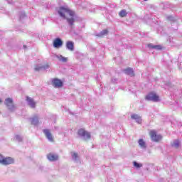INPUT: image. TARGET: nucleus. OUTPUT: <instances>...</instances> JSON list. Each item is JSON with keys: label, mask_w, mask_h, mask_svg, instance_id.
I'll list each match as a JSON object with an SVG mask.
<instances>
[{"label": "nucleus", "mask_w": 182, "mask_h": 182, "mask_svg": "<svg viewBox=\"0 0 182 182\" xmlns=\"http://www.w3.org/2000/svg\"><path fill=\"white\" fill-rule=\"evenodd\" d=\"M58 14L63 18V19H66L67 23L72 28L75 25V21L76 19V14L75 11L69 9L68 7L60 6L58 9Z\"/></svg>", "instance_id": "obj_1"}, {"label": "nucleus", "mask_w": 182, "mask_h": 182, "mask_svg": "<svg viewBox=\"0 0 182 182\" xmlns=\"http://www.w3.org/2000/svg\"><path fill=\"white\" fill-rule=\"evenodd\" d=\"M77 136L79 139H81V140H84V141H87V140H90V137H92L90 132L85 130V129H78Z\"/></svg>", "instance_id": "obj_2"}, {"label": "nucleus", "mask_w": 182, "mask_h": 182, "mask_svg": "<svg viewBox=\"0 0 182 182\" xmlns=\"http://www.w3.org/2000/svg\"><path fill=\"white\" fill-rule=\"evenodd\" d=\"M4 105L10 112H15V110H16V106L14 105V100H12V98H6Z\"/></svg>", "instance_id": "obj_3"}, {"label": "nucleus", "mask_w": 182, "mask_h": 182, "mask_svg": "<svg viewBox=\"0 0 182 182\" xmlns=\"http://www.w3.org/2000/svg\"><path fill=\"white\" fill-rule=\"evenodd\" d=\"M146 100H148L149 102H159V96L156 95V93L150 92L148 95H146L145 97Z\"/></svg>", "instance_id": "obj_4"}, {"label": "nucleus", "mask_w": 182, "mask_h": 182, "mask_svg": "<svg viewBox=\"0 0 182 182\" xmlns=\"http://www.w3.org/2000/svg\"><path fill=\"white\" fill-rule=\"evenodd\" d=\"M15 160L12 157H4L1 164L3 166H9V164H14Z\"/></svg>", "instance_id": "obj_5"}, {"label": "nucleus", "mask_w": 182, "mask_h": 182, "mask_svg": "<svg viewBox=\"0 0 182 182\" xmlns=\"http://www.w3.org/2000/svg\"><path fill=\"white\" fill-rule=\"evenodd\" d=\"M51 83L53 87L56 88L62 87V86H63V82H62V80L58 78L53 79Z\"/></svg>", "instance_id": "obj_6"}, {"label": "nucleus", "mask_w": 182, "mask_h": 182, "mask_svg": "<svg viewBox=\"0 0 182 182\" xmlns=\"http://www.w3.org/2000/svg\"><path fill=\"white\" fill-rule=\"evenodd\" d=\"M150 136L153 141H159L161 140V135H157L156 131H151Z\"/></svg>", "instance_id": "obj_7"}, {"label": "nucleus", "mask_w": 182, "mask_h": 182, "mask_svg": "<svg viewBox=\"0 0 182 182\" xmlns=\"http://www.w3.org/2000/svg\"><path fill=\"white\" fill-rule=\"evenodd\" d=\"M43 133H44L48 141H53V136H52V134L50 133V131L49 129H43Z\"/></svg>", "instance_id": "obj_8"}, {"label": "nucleus", "mask_w": 182, "mask_h": 182, "mask_svg": "<svg viewBox=\"0 0 182 182\" xmlns=\"http://www.w3.org/2000/svg\"><path fill=\"white\" fill-rule=\"evenodd\" d=\"M131 119L132 120H135L136 123H138V124H141V122L143 121V119H141V117L137 114H132L131 115Z\"/></svg>", "instance_id": "obj_9"}, {"label": "nucleus", "mask_w": 182, "mask_h": 182, "mask_svg": "<svg viewBox=\"0 0 182 182\" xmlns=\"http://www.w3.org/2000/svg\"><path fill=\"white\" fill-rule=\"evenodd\" d=\"M53 45L54 48H60L63 45V41L60 38H57L53 41Z\"/></svg>", "instance_id": "obj_10"}, {"label": "nucleus", "mask_w": 182, "mask_h": 182, "mask_svg": "<svg viewBox=\"0 0 182 182\" xmlns=\"http://www.w3.org/2000/svg\"><path fill=\"white\" fill-rule=\"evenodd\" d=\"M26 102H27L28 106H30V107H31V109H35V107H36V102H35L33 99H32L29 97H26Z\"/></svg>", "instance_id": "obj_11"}, {"label": "nucleus", "mask_w": 182, "mask_h": 182, "mask_svg": "<svg viewBox=\"0 0 182 182\" xmlns=\"http://www.w3.org/2000/svg\"><path fill=\"white\" fill-rule=\"evenodd\" d=\"M139 146L142 150H146L147 149V144H146V141L143 139H140L138 141Z\"/></svg>", "instance_id": "obj_12"}, {"label": "nucleus", "mask_w": 182, "mask_h": 182, "mask_svg": "<svg viewBox=\"0 0 182 182\" xmlns=\"http://www.w3.org/2000/svg\"><path fill=\"white\" fill-rule=\"evenodd\" d=\"M31 124H33V126H38L39 123V117L38 115H35L32 118L30 119Z\"/></svg>", "instance_id": "obj_13"}, {"label": "nucleus", "mask_w": 182, "mask_h": 182, "mask_svg": "<svg viewBox=\"0 0 182 182\" xmlns=\"http://www.w3.org/2000/svg\"><path fill=\"white\" fill-rule=\"evenodd\" d=\"M66 48L68 50L73 52L75 50V45L73 41H68L66 43Z\"/></svg>", "instance_id": "obj_14"}, {"label": "nucleus", "mask_w": 182, "mask_h": 182, "mask_svg": "<svg viewBox=\"0 0 182 182\" xmlns=\"http://www.w3.org/2000/svg\"><path fill=\"white\" fill-rule=\"evenodd\" d=\"M71 157H72L74 163H80L79 155L77 153L72 152L71 153Z\"/></svg>", "instance_id": "obj_15"}, {"label": "nucleus", "mask_w": 182, "mask_h": 182, "mask_svg": "<svg viewBox=\"0 0 182 182\" xmlns=\"http://www.w3.org/2000/svg\"><path fill=\"white\" fill-rule=\"evenodd\" d=\"M124 73L129 76H134V71H133V68H128L124 70Z\"/></svg>", "instance_id": "obj_16"}, {"label": "nucleus", "mask_w": 182, "mask_h": 182, "mask_svg": "<svg viewBox=\"0 0 182 182\" xmlns=\"http://www.w3.org/2000/svg\"><path fill=\"white\" fill-rule=\"evenodd\" d=\"M35 70L36 72H39V70H46V69H49V65H44V66H42V65H36L35 67Z\"/></svg>", "instance_id": "obj_17"}, {"label": "nucleus", "mask_w": 182, "mask_h": 182, "mask_svg": "<svg viewBox=\"0 0 182 182\" xmlns=\"http://www.w3.org/2000/svg\"><path fill=\"white\" fill-rule=\"evenodd\" d=\"M149 49H155L156 50H161V46L153 45L151 43L148 44Z\"/></svg>", "instance_id": "obj_18"}, {"label": "nucleus", "mask_w": 182, "mask_h": 182, "mask_svg": "<svg viewBox=\"0 0 182 182\" xmlns=\"http://www.w3.org/2000/svg\"><path fill=\"white\" fill-rule=\"evenodd\" d=\"M108 33H109V31H107V29H104L100 33H97L96 36H99L100 38H103V36H106Z\"/></svg>", "instance_id": "obj_19"}, {"label": "nucleus", "mask_w": 182, "mask_h": 182, "mask_svg": "<svg viewBox=\"0 0 182 182\" xmlns=\"http://www.w3.org/2000/svg\"><path fill=\"white\" fill-rule=\"evenodd\" d=\"M47 159L50 161H56V159H58V155L55 154H50L47 156Z\"/></svg>", "instance_id": "obj_20"}, {"label": "nucleus", "mask_w": 182, "mask_h": 182, "mask_svg": "<svg viewBox=\"0 0 182 182\" xmlns=\"http://www.w3.org/2000/svg\"><path fill=\"white\" fill-rule=\"evenodd\" d=\"M172 147H174L175 149H178L180 147V141L176 139L171 143Z\"/></svg>", "instance_id": "obj_21"}, {"label": "nucleus", "mask_w": 182, "mask_h": 182, "mask_svg": "<svg viewBox=\"0 0 182 182\" xmlns=\"http://www.w3.org/2000/svg\"><path fill=\"white\" fill-rule=\"evenodd\" d=\"M56 58L60 60V62H63V63L68 62V58H65L61 55H56Z\"/></svg>", "instance_id": "obj_22"}, {"label": "nucleus", "mask_w": 182, "mask_h": 182, "mask_svg": "<svg viewBox=\"0 0 182 182\" xmlns=\"http://www.w3.org/2000/svg\"><path fill=\"white\" fill-rule=\"evenodd\" d=\"M119 16H121V18H124V16H126V15H127V11H126V10H122L119 14Z\"/></svg>", "instance_id": "obj_23"}, {"label": "nucleus", "mask_w": 182, "mask_h": 182, "mask_svg": "<svg viewBox=\"0 0 182 182\" xmlns=\"http://www.w3.org/2000/svg\"><path fill=\"white\" fill-rule=\"evenodd\" d=\"M134 166L136 168H140V167H143V165L141 164H139L136 161H134Z\"/></svg>", "instance_id": "obj_24"}, {"label": "nucleus", "mask_w": 182, "mask_h": 182, "mask_svg": "<svg viewBox=\"0 0 182 182\" xmlns=\"http://www.w3.org/2000/svg\"><path fill=\"white\" fill-rule=\"evenodd\" d=\"M168 21H171L172 22H175L176 18H174L173 16H168L167 17Z\"/></svg>", "instance_id": "obj_25"}, {"label": "nucleus", "mask_w": 182, "mask_h": 182, "mask_svg": "<svg viewBox=\"0 0 182 182\" xmlns=\"http://www.w3.org/2000/svg\"><path fill=\"white\" fill-rule=\"evenodd\" d=\"M15 139L17 141H22V136L21 135H16Z\"/></svg>", "instance_id": "obj_26"}, {"label": "nucleus", "mask_w": 182, "mask_h": 182, "mask_svg": "<svg viewBox=\"0 0 182 182\" xmlns=\"http://www.w3.org/2000/svg\"><path fill=\"white\" fill-rule=\"evenodd\" d=\"M4 158H5V156H2V154H0V164H2V161H3Z\"/></svg>", "instance_id": "obj_27"}, {"label": "nucleus", "mask_w": 182, "mask_h": 182, "mask_svg": "<svg viewBox=\"0 0 182 182\" xmlns=\"http://www.w3.org/2000/svg\"><path fill=\"white\" fill-rule=\"evenodd\" d=\"M25 16H26V15H25V13H21L20 15V19H23Z\"/></svg>", "instance_id": "obj_28"}, {"label": "nucleus", "mask_w": 182, "mask_h": 182, "mask_svg": "<svg viewBox=\"0 0 182 182\" xmlns=\"http://www.w3.org/2000/svg\"><path fill=\"white\" fill-rule=\"evenodd\" d=\"M112 83H116L117 82V80L116 78H112Z\"/></svg>", "instance_id": "obj_29"}, {"label": "nucleus", "mask_w": 182, "mask_h": 182, "mask_svg": "<svg viewBox=\"0 0 182 182\" xmlns=\"http://www.w3.org/2000/svg\"><path fill=\"white\" fill-rule=\"evenodd\" d=\"M8 4H12V0H7Z\"/></svg>", "instance_id": "obj_30"}, {"label": "nucleus", "mask_w": 182, "mask_h": 182, "mask_svg": "<svg viewBox=\"0 0 182 182\" xmlns=\"http://www.w3.org/2000/svg\"><path fill=\"white\" fill-rule=\"evenodd\" d=\"M167 86H171V83L168 82V83L167 84Z\"/></svg>", "instance_id": "obj_31"}, {"label": "nucleus", "mask_w": 182, "mask_h": 182, "mask_svg": "<svg viewBox=\"0 0 182 182\" xmlns=\"http://www.w3.org/2000/svg\"><path fill=\"white\" fill-rule=\"evenodd\" d=\"M23 49H26V46H23Z\"/></svg>", "instance_id": "obj_32"}, {"label": "nucleus", "mask_w": 182, "mask_h": 182, "mask_svg": "<svg viewBox=\"0 0 182 182\" xmlns=\"http://www.w3.org/2000/svg\"><path fill=\"white\" fill-rule=\"evenodd\" d=\"M0 103H2V100L0 98Z\"/></svg>", "instance_id": "obj_33"}, {"label": "nucleus", "mask_w": 182, "mask_h": 182, "mask_svg": "<svg viewBox=\"0 0 182 182\" xmlns=\"http://www.w3.org/2000/svg\"><path fill=\"white\" fill-rule=\"evenodd\" d=\"M144 1H147V0H144Z\"/></svg>", "instance_id": "obj_34"}]
</instances>
